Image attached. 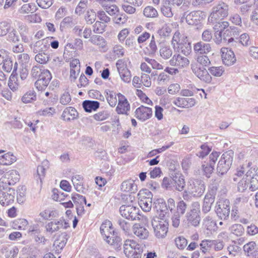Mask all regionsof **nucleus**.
<instances>
[{"instance_id":"nucleus-1","label":"nucleus","mask_w":258,"mask_h":258,"mask_svg":"<svg viewBox=\"0 0 258 258\" xmlns=\"http://www.w3.org/2000/svg\"><path fill=\"white\" fill-rule=\"evenodd\" d=\"M100 229L104 240L115 250L120 249L122 244L121 239L115 233L111 221L107 220L104 221Z\"/></svg>"},{"instance_id":"nucleus-2","label":"nucleus","mask_w":258,"mask_h":258,"mask_svg":"<svg viewBox=\"0 0 258 258\" xmlns=\"http://www.w3.org/2000/svg\"><path fill=\"white\" fill-rule=\"evenodd\" d=\"M204 182L201 179L190 178L187 182V188L184 191L182 197L184 200L189 199V195L200 197L205 190Z\"/></svg>"},{"instance_id":"nucleus-3","label":"nucleus","mask_w":258,"mask_h":258,"mask_svg":"<svg viewBox=\"0 0 258 258\" xmlns=\"http://www.w3.org/2000/svg\"><path fill=\"white\" fill-rule=\"evenodd\" d=\"M229 6L225 3L220 2L214 6L208 17L209 23H215L217 21L222 20L228 16Z\"/></svg>"},{"instance_id":"nucleus-4","label":"nucleus","mask_w":258,"mask_h":258,"mask_svg":"<svg viewBox=\"0 0 258 258\" xmlns=\"http://www.w3.org/2000/svg\"><path fill=\"white\" fill-rule=\"evenodd\" d=\"M171 44L173 48H179L185 55L189 54L191 51V45L188 42L187 37L181 35L179 31H176L173 36Z\"/></svg>"},{"instance_id":"nucleus-5","label":"nucleus","mask_w":258,"mask_h":258,"mask_svg":"<svg viewBox=\"0 0 258 258\" xmlns=\"http://www.w3.org/2000/svg\"><path fill=\"white\" fill-rule=\"evenodd\" d=\"M123 251L128 258H141L143 249L135 240L127 239L123 244Z\"/></svg>"},{"instance_id":"nucleus-6","label":"nucleus","mask_w":258,"mask_h":258,"mask_svg":"<svg viewBox=\"0 0 258 258\" xmlns=\"http://www.w3.org/2000/svg\"><path fill=\"white\" fill-rule=\"evenodd\" d=\"M155 235L158 238L164 237L168 230V223L164 219L156 216L151 221Z\"/></svg>"},{"instance_id":"nucleus-7","label":"nucleus","mask_w":258,"mask_h":258,"mask_svg":"<svg viewBox=\"0 0 258 258\" xmlns=\"http://www.w3.org/2000/svg\"><path fill=\"white\" fill-rule=\"evenodd\" d=\"M234 156V152L229 150L224 153L218 162L217 170L219 174L223 175L230 169Z\"/></svg>"},{"instance_id":"nucleus-8","label":"nucleus","mask_w":258,"mask_h":258,"mask_svg":"<svg viewBox=\"0 0 258 258\" xmlns=\"http://www.w3.org/2000/svg\"><path fill=\"white\" fill-rule=\"evenodd\" d=\"M139 204L145 212H149L152 208V193L147 189L141 190L138 194Z\"/></svg>"},{"instance_id":"nucleus-9","label":"nucleus","mask_w":258,"mask_h":258,"mask_svg":"<svg viewBox=\"0 0 258 258\" xmlns=\"http://www.w3.org/2000/svg\"><path fill=\"white\" fill-rule=\"evenodd\" d=\"M200 207V205L199 202H195L192 203L190 211L186 214V218L189 225L195 227L199 225L201 221Z\"/></svg>"},{"instance_id":"nucleus-10","label":"nucleus","mask_w":258,"mask_h":258,"mask_svg":"<svg viewBox=\"0 0 258 258\" xmlns=\"http://www.w3.org/2000/svg\"><path fill=\"white\" fill-rule=\"evenodd\" d=\"M191 69L192 72L201 80L207 83H210L212 80L207 70L200 63H197V61L192 62L191 64Z\"/></svg>"},{"instance_id":"nucleus-11","label":"nucleus","mask_w":258,"mask_h":258,"mask_svg":"<svg viewBox=\"0 0 258 258\" xmlns=\"http://www.w3.org/2000/svg\"><path fill=\"white\" fill-rule=\"evenodd\" d=\"M15 192L12 188H5L0 186V204L7 206L12 204L15 199Z\"/></svg>"},{"instance_id":"nucleus-12","label":"nucleus","mask_w":258,"mask_h":258,"mask_svg":"<svg viewBox=\"0 0 258 258\" xmlns=\"http://www.w3.org/2000/svg\"><path fill=\"white\" fill-rule=\"evenodd\" d=\"M119 211L121 216L127 219L135 220L139 218V210L133 206L122 205L120 207Z\"/></svg>"},{"instance_id":"nucleus-13","label":"nucleus","mask_w":258,"mask_h":258,"mask_svg":"<svg viewBox=\"0 0 258 258\" xmlns=\"http://www.w3.org/2000/svg\"><path fill=\"white\" fill-rule=\"evenodd\" d=\"M230 211V203L227 200L220 202L216 210L218 216L222 220L228 219L229 216Z\"/></svg>"},{"instance_id":"nucleus-14","label":"nucleus","mask_w":258,"mask_h":258,"mask_svg":"<svg viewBox=\"0 0 258 258\" xmlns=\"http://www.w3.org/2000/svg\"><path fill=\"white\" fill-rule=\"evenodd\" d=\"M118 104L116 111L118 114L128 115L130 110V104L125 97L121 93L117 94Z\"/></svg>"},{"instance_id":"nucleus-15","label":"nucleus","mask_w":258,"mask_h":258,"mask_svg":"<svg viewBox=\"0 0 258 258\" xmlns=\"http://www.w3.org/2000/svg\"><path fill=\"white\" fill-rule=\"evenodd\" d=\"M44 71V73L35 83V86L38 91L45 90L52 78V76L49 71Z\"/></svg>"},{"instance_id":"nucleus-16","label":"nucleus","mask_w":258,"mask_h":258,"mask_svg":"<svg viewBox=\"0 0 258 258\" xmlns=\"http://www.w3.org/2000/svg\"><path fill=\"white\" fill-rule=\"evenodd\" d=\"M221 52L222 60L225 65L230 66L236 62L235 55L232 50L224 47L221 48Z\"/></svg>"},{"instance_id":"nucleus-17","label":"nucleus","mask_w":258,"mask_h":258,"mask_svg":"<svg viewBox=\"0 0 258 258\" xmlns=\"http://www.w3.org/2000/svg\"><path fill=\"white\" fill-rule=\"evenodd\" d=\"M152 115V110L150 107L141 105L136 109L135 111L136 117L142 121L150 118Z\"/></svg>"},{"instance_id":"nucleus-18","label":"nucleus","mask_w":258,"mask_h":258,"mask_svg":"<svg viewBox=\"0 0 258 258\" xmlns=\"http://www.w3.org/2000/svg\"><path fill=\"white\" fill-rule=\"evenodd\" d=\"M169 62L171 66L183 68L188 66L189 61L185 56H182L179 54H175L170 59Z\"/></svg>"},{"instance_id":"nucleus-19","label":"nucleus","mask_w":258,"mask_h":258,"mask_svg":"<svg viewBox=\"0 0 258 258\" xmlns=\"http://www.w3.org/2000/svg\"><path fill=\"white\" fill-rule=\"evenodd\" d=\"M173 104L182 108H189L194 106L196 100L193 98L177 97L173 101Z\"/></svg>"},{"instance_id":"nucleus-20","label":"nucleus","mask_w":258,"mask_h":258,"mask_svg":"<svg viewBox=\"0 0 258 258\" xmlns=\"http://www.w3.org/2000/svg\"><path fill=\"white\" fill-rule=\"evenodd\" d=\"M64 224V228H66L68 225V223L64 222L63 219L55 220L54 221L48 222L45 225V229L47 232L50 234L59 230Z\"/></svg>"},{"instance_id":"nucleus-21","label":"nucleus","mask_w":258,"mask_h":258,"mask_svg":"<svg viewBox=\"0 0 258 258\" xmlns=\"http://www.w3.org/2000/svg\"><path fill=\"white\" fill-rule=\"evenodd\" d=\"M30 47L34 53L47 52L49 48V44L47 40L42 39L37 41L34 44H31Z\"/></svg>"},{"instance_id":"nucleus-22","label":"nucleus","mask_w":258,"mask_h":258,"mask_svg":"<svg viewBox=\"0 0 258 258\" xmlns=\"http://www.w3.org/2000/svg\"><path fill=\"white\" fill-rule=\"evenodd\" d=\"M134 234L140 239H146L149 236L148 230L143 225L140 224H135L133 226Z\"/></svg>"},{"instance_id":"nucleus-23","label":"nucleus","mask_w":258,"mask_h":258,"mask_svg":"<svg viewBox=\"0 0 258 258\" xmlns=\"http://www.w3.org/2000/svg\"><path fill=\"white\" fill-rule=\"evenodd\" d=\"M19 179L18 172L15 170H12L5 174L3 182L10 185H14L19 181Z\"/></svg>"},{"instance_id":"nucleus-24","label":"nucleus","mask_w":258,"mask_h":258,"mask_svg":"<svg viewBox=\"0 0 258 258\" xmlns=\"http://www.w3.org/2000/svg\"><path fill=\"white\" fill-rule=\"evenodd\" d=\"M211 44L202 41L198 42L194 45V52L199 55H205L211 51Z\"/></svg>"},{"instance_id":"nucleus-25","label":"nucleus","mask_w":258,"mask_h":258,"mask_svg":"<svg viewBox=\"0 0 258 258\" xmlns=\"http://www.w3.org/2000/svg\"><path fill=\"white\" fill-rule=\"evenodd\" d=\"M120 190L125 193H135L138 190L137 185L133 179L123 181L120 185Z\"/></svg>"},{"instance_id":"nucleus-26","label":"nucleus","mask_w":258,"mask_h":258,"mask_svg":"<svg viewBox=\"0 0 258 258\" xmlns=\"http://www.w3.org/2000/svg\"><path fill=\"white\" fill-rule=\"evenodd\" d=\"M201 12L200 11H193L187 14L186 12L183 14V17H185L186 22L190 25H197L202 19L200 16Z\"/></svg>"},{"instance_id":"nucleus-27","label":"nucleus","mask_w":258,"mask_h":258,"mask_svg":"<svg viewBox=\"0 0 258 258\" xmlns=\"http://www.w3.org/2000/svg\"><path fill=\"white\" fill-rule=\"evenodd\" d=\"M173 186L176 190L182 191L184 190L185 186L184 177L181 174L176 173L173 176Z\"/></svg>"},{"instance_id":"nucleus-28","label":"nucleus","mask_w":258,"mask_h":258,"mask_svg":"<svg viewBox=\"0 0 258 258\" xmlns=\"http://www.w3.org/2000/svg\"><path fill=\"white\" fill-rule=\"evenodd\" d=\"M175 0H163L161 7V12L162 14L167 17L171 18L173 16L172 11V4Z\"/></svg>"},{"instance_id":"nucleus-29","label":"nucleus","mask_w":258,"mask_h":258,"mask_svg":"<svg viewBox=\"0 0 258 258\" xmlns=\"http://www.w3.org/2000/svg\"><path fill=\"white\" fill-rule=\"evenodd\" d=\"M215 201V195L213 193H207L204 199L202 211L204 213H207L211 209L212 205Z\"/></svg>"},{"instance_id":"nucleus-30","label":"nucleus","mask_w":258,"mask_h":258,"mask_svg":"<svg viewBox=\"0 0 258 258\" xmlns=\"http://www.w3.org/2000/svg\"><path fill=\"white\" fill-rule=\"evenodd\" d=\"M72 181L76 190L81 193H84L85 188L83 185V177L80 175H75L72 176Z\"/></svg>"},{"instance_id":"nucleus-31","label":"nucleus","mask_w":258,"mask_h":258,"mask_svg":"<svg viewBox=\"0 0 258 258\" xmlns=\"http://www.w3.org/2000/svg\"><path fill=\"white\" fill-rule=\"evenodd\" d=\"M78 116L77 110L73 107H67L63 111L62 117L66 121L74 120Z\"/></svg>"},{"instance_id":"nucleus-32","label":"nucleus","mask_w":258,"mask_h":258,"mask_svg":"<svg viewBox=\"0 0 258 258\" xmlns=\"http://www.w3.org/2000/svg\"><path fill=\"white\" fill-rule=\"evenodd\" d=\"M82 106L86 112H91L99 108L100 103L97 101L85 100L83 101Z\"/></svg>"},{"instance_id":"nucleus-33","label":"nucleus","mask_w":258,"mask_h":258,"mask_svg":"<svg viewBox=\"0 0 258 258\" xmlns=\"http://www.w3.org/2000/svg\"><path fill=\"white\" fill-rule=\"evenodd\" d=\"M16 161V157L12 153H7L0 156V165H9Z\"/></svg>"},{"instance_id":"nucleus-34","label":"nucleus","mask_w":258,"mask_h":258,"mask_svg":"<svg viewBox=\"0 0 258 258\" xmlns=\"http://www.w3.org/2000/svg\"><path fill=\"white\" fill-rule=\"evenodd\" d=\"M28 225V222L26 219H17L11 223V226L13 229L23 230L26 229Z\"/></svg>"},{"instance_id":"nucleus-35","label":"nucleus","mask_w":258,"mask_h":258,"mask_svg":"<svg viewBox=\"0 0 258 258\" xmlns=\"http://www.w3.org/2000/svg\"><path fill=\"white\" fill-rule=\"evenodd\" d=\"M44 67L40 64H36L32 67L30 75L32 78L38 79L44 73L43 71H47Z\"/></svg>"},{"instance_id":"nucleus-36","label":"nucleus","mask_w":258,"mask_h":258,"mask_svg":"<svg viewBox=\"0 0 258 258\" xmlns=\"http://www.w3.org/2000/svg\"><path fill=\"white\" fill-rule=\"evenodd\" d=\"M207 71L211 77L212 75L215 77H220L222 76L225 72V70L222 66H213L210 67Z\"/></svg>"},{"instance_id":"nucleus-37","label":"nucleus","mask_w":258,"mask_h":258,"mask_svg":"<svg viewBox=\"0 0 258 258\" xmlns=\"http://www.w3.org/2000/svg\"><path fill=\"white\" fill-rule=\"evenodd\" d=\"M18 31L21 35L22 40L25 43H28L29 41V39L27 36L28 32V28L27 26L23 23H19L18 26Z\"/></svg>"},{"instance_id":"nucleus-38","label":"nucleus","mask_w":258,"mask_h":258,"mask_svg":"<svg viewBox=\"0 0 258 258\" xmlns=\"http://www.w3.org/2000/svg\"><path fill=\"white\" fill-rule=\"evenodd\" d=\"M213 25V29L215 31L223 32L228 28L229 26V23L227 21H222V20L217 21L215 23H210Z\"/></svg>"},{"instance_id":"nucleus-39","label":"nucleus","mask_w":258,"mask_h":258,"mask_svg":"<svg viewBox=\"0 0 258 258\" xmlns=\"http://www.w3.org/2000/svg\"><path fill=\"white\" fill-rule=\"evenodd\" d=\"M160 55L164 59H168L173 54L172 49L169 46H163L159 50Z\"/></svg>"},{"instance_id":"nucleus-40","label":"nucleus","mask_w":258,"mask_h":258,"mask_svg":"<svg viewBox=\"0 0 258 258\" xmlns=\"http://www.w3.org/2000/svg\"><path fill=\"white\" fill-rule=\"evenodd\" d=\"M213 240L204 239L200 244L201 250L204 254L210 251L211 248L213 246Z\"/></svg>"},{"instance_id":"nucleus-41","label":"nucleus","mask_w":258,"mask_h":258,"mask_svg":"<svg viewBox=\"0 0 258 258\" xmlns=\"http://www.w3.org/2000/svg\"><path fill=\"white\" fill-rule=\"evenodd\" d=\"M89 41L93 44L99 46L100 47L103 48L105 45L106 42L105 39L101 36L94 35L90 37Z\"/></svg>"},{"instance_id":"nucleus-42","label":"nucleus","mask_w":258,"mask_h":258,"mask_svg":"<svg viewBox=\"0 0 258 258\" xmlns=\"http://www.w3.org/2000/svg\"><path fill=\"white\" fill-rule=\"evenodd\" d=\"M36 100V94L34 90H30L26 92L22 97V101L25 103L32 102Z\"/></svg>"},{"instance_id":"nucleus-43","label":"nucleus","mask_w":258,"mask_h":258,"mask_svg":"<svg viewBox=\"0 0 258 258\" xmlns=\"http://www.w3.org/2000/svg\"><path fill=\"white\" fill-rule=\"evenodd\" d=\"M230 232L237 236H241L244 232V228L243 226L240 224H235L231 225L229 228Z\"/></svg>"},{"instance_id":"nucleus-44","label":"nucleus","mask_w":258,"mask_h":258,"mask_svg":"<svg viewBox=\"0 0 258 258\" xmlns=\"http://www.w3.org/2000/svg\"><path fill=\"white\" fill-rule=\"evenodd\" d=\"M11 24L6 21L0 22V37L6 36L11 30Z\"/></svg>"},{"instance_id":"nucleus-45","label":"nucleus","mask_w":258,"mask_h":258,"mask_svg":"<svg viewBox=\"0 0 258 258\" xmlns=\"http://www.w3.org/2000/svg\"><path fill=\"white\" fill-rule=\"evenodd\" d=\"M249 178L243 177L238 183V190L243 192L247 189H249Z\"/></svg>"},{"instance_id":"nucleus-46","label":"nucleus","mask_w":258,"mask_h":258,"mask_svg":"<svg viewBox=\"0 0 258 258\" xmlns=\"http://www.w3.org/2000/svg\"><path fill=\"white\" fill-rule=\"evenodd\" d=\"M35 59L40 64H46L49 60V55L47 52L39 53L35 55Z\"/></svg>"},{"instance_id":"nucleus-47","label":"nucleus","mask_w":258,"mask_h":258,"mask_svg":"<svg viewBox=\"0 0 258 258\" xmlns=\"http://www.w3.org/2000/svg\"><path fill=\"white\" fill-rule=\"evenodd\" d=\"M35 4H26L23 5L19 10V13L22 14L33 13L35 11Z\"/></svg>"},{"instance_id":"nucleus-48","label":"nucleus","mask_w":258,"mask_h":258,"mask_svg":"<svg viewBox=\"0 0 258 258\" xmlns=\"http://www.w3.org/2000/svg\"><path fill=\"white\" fill-rule=\"evenodd\" d=\"M110 117V113L107 110L99 111L93 115V118L97 121H103Z\"/></svg>"},{"instance_id":"nucleus-49","label":"nucleus","mask_w":258,"mask_h":258,"mask_svg":"<svg viewBox=\"0 0 258 258\" xmlns=\"http://www.w3.org/2000/svg\"><path fill=\"white\" fill-rule=\"evenodd\" d=\"M144 15L147 18H156L158 16L157 11L153 7H146L144 10Z\"/></svg>"},{"instance_id":"nucleus-50","label":"nucleus","mask_w":258,"mask_h":258,"mask_svg":"<svg viewBox=\"0 0 258 258\" xmlns=\"http://www.w3.org/2000/svg\"><path fill=\"white\" fill-rule=\"evenodd\" d=\"M202 170L204 175L209 178L214 170V165L211 163H205L202 166Z\"/></svg>"},{"instance_id":"nucleus-51","label":"nucleus","mask_w":258,"mask_h":258,"mask_svg":"<svg viewBox=\"0 0 258 258\" xmlns=\"http://www.w3.org/2000/svg\"><path fill=\"white\" fill-rule=\"evenodd\" d=\"M8 34L7 37L8 41L13 43H16L19 41V37L16 29L14 28L12 30L11 29Z\"/></svg>"},{"instance_id":"nucleus-52","label":"nucleus","mask_w":258,"mask_h":258,"mask_svg":"<svg viewBox=\"0 0 258 258\" xmlns=\"http://www.w3.org/2000/svg\"><path fill=\"white\" fill-rule=\"evenodd\" d=\"M102 7L104 10L110 16L116 15L119 12V9L115 5L107 4Z\"/></svg>"},{"instance_id":"nucleus-53","label":"nucleus","mask_w":258,"mask_h":258,"mask_svg":"<svg viewBox=\"0 0 258 258\" xmlns=\"http://www.w3.org/2000/svg\"><path fill=\"white\" fill-rule=\"evenodd\" d=\"M107 96L106 97L108 103L111 107H114L116 105L117 99L116 96H117V94H116L113 91H109L107 93Z\"/></svg>"},{"instance_id":"nucleus-54","label":"nucleus","mask_w":258,"mask_h":258,"mask_svg":"<svg viewBox=\"0 0 258 258\" xmlns=\"http://www.w3.org/2000/svg\"><path fill=\"white\" fill-rule=\"evenodd\" d=\"M97 17V12L93 10H90L87 12L85 16V19L88 24L91 25L93 24L96 20Z\"/></svg>"},{"instance_id":"nucleus-55","label":"nucleus","mask_w":258,"mask_h":258,"mask_svg":"<svg viewBox=\"0 0 258 258\" xmlns=\"http://www.w3.org/2000/svg\"><path fill=\"white\" fill-rule=\"evenodd\" d=\"M196 61L197 63H200L204 68L209 66L211 63V61L209 57L206 55H199L196 58Z\"/></svg>"},{"instance_id":"nucleus-56","label":"nucleus","mask_w":258,"mask_h":258,"mask_svg":"<svg viewBox=\"0 0 258 258\" xmlns=\"http://www.w3.org/2000/svg\"><path fill=\"white\" fill-rule=\"evenodd\" d=\"M176 246L180 249H183L187 245V241L183 236H178L174 239Z\"/></svg>"},{"instance_id":"nucleus-57","label":"nucleus","mask_w":258,"mask_h":258,"mask_svg":"<svg viewBox=\"0 0 258 258\" xmlns=\"http://www.w3.org/2000/svg\"><path fill=\"white\" fill-rule=\"evenodd\" d=\"M72 199L76 205L86 204V200L85 197L78 194H73Z\"/></svg>"},{"instance_id":"nucleus-58","label":"nucleus","mask_w":258,"mask_h":258,"mask_svg":"<svg viewBox=\"0 0 258 258\" xmlns=\"http://www.w3.org/2000/svg\"><path fill=\"white\" fill-rule=\"evenodd\" d=\"M105 27L104 23L97 21L93 26V32L95 33H102L105 31Z\"/></svg>"},{"instance_id":"nucleus-59","label":"nucleus","mask_w":258,"mask_h":258,"mask_svg":"<svg viewBox=\"0 0 258 258\" xmlns=\"http://www.w3.org/2000/svg\"><path fill=\"white\" fill-rule=\"evenodd\" d=\"M249 190L252 191L258 189V174H255L249 178Z\"/></svg>"},{"instance_id":"nucleus-60","label":"nucleus","mask_w":258,"mask_h":258,"mask_svg":"<svg viewBox=\"0 0 258 258\" xmlns=\"http://www.w3.org/2000/svg\"><path fill=\"white\" fill-rule=\"evenodd\" d=\"M97 17L104 23H108L110 21V18L106 14V12L103 10H100L97 12Z\"/></svg>"},{"instance_id":"nucleus-61","label":"nucleus","mask_w":258,"mask_h":258,"mask_svg":"<svg viewBox=\"0 0 258 258\" xmlns=\"http://www.w3.org/2000/svg\"><path fill=\"white\" fill-rule=\"evenodd\" d=\"M116 66L118 73L125 70H128L127 68V60L125 58L118 60L116 63Z\"/></svg>"},{"instance_id":"nucleus-62","label":"nucleus","mask_w":258,"mask_h":258,"mask_svg":"<svg viewBox=\"0 0 258 258\" xmlns=\"http://www.w3.org/2000/svg\"><path fill=\"white\" fill-rule=\"evenodd\" d=\"M121 80L125 83H130L131 81V74L130 71L125 70V71L118 73Z\"/></svg>"},{"instance_id":"nucleus-63","label":"nucleus","mask_w":258,"mask_h":258,"mask_svg":"<svg viewBox=\"0 0 258 258\" xmlns=\"http://www.w3.org/2000/svg\"><path fill=\"white\" fill-rule=\"evenodd\" d=\"M55 113V109L53 107L46 108L43 110H40L38 111V114L40 115L45 116H52Z\"/></svg>"},{"instance_id":"nucleus-64","label":"nucleus","mask_w":258,"mask_h":258,"mask_svg":"<svg viewBox=\"0 0 258 258\" xmlns=\"http://www.w3.org/2000/svg\"><path fill=\"white\" fill-rule=\"evenodd\" d=\"M187 209V205L183 201H180L177 203L176 213L183 215Z\"/></svg>"}]
</instances>
